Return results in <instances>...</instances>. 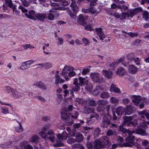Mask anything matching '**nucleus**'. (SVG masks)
I'll return each instance as SVG.
<instances>
[{"mask_svg":"<svg viewBox=\"0 0 149 149\" xmlns=\"http://www.w3.org/2000/svg\"><path fill=\"white\" fill-rule=\"evenodd\" d=\"M37 99H39L42 102H44L46 101V100L43 97L40 96H37L36 97Z\"/></svg>","mask_w":149,"mask_h":149,"instance_id":"680f3d73","label":"nucleus"},{"mask_svg":"<svg viewBox=\"0 0 149 149\" xmlns=\"http://www.w3.org/2000/svg\"><path fill=\"white\" fill-rule=\"evenodd\" d=\"M36 19L43 21L46 17V15L45 14L42 13H37L35 14Z\"/></svg>","mask_w":149,"mask_h":149,"instance_id":"f3484780","label":"nucleus"},{"mask_svg":"<svg viewBox=\"0 0 149 149\" xmlns=\"http://www.w3.org/2000/svg\"><path fill=\"white\" fill-rule=\"evenodd\" d=\"M76 141L80 142L83 140V137L81 134L79 133H77L76 135Z\"/></svg>","mask_w":149,"mask_h":149,"instance_id":"79ce46f5","label":"nucleus"},{"mask_svg":"<svg viewBox=\"0 0 149 149\" xmlns=\"http://www.w3.org/2000/svg\"><path fill=\"white\" fill-rule=\"evenodd\" d=\"M34 62L33 60H31L24 62L22 63L20 66V69L22 70H26L30 67L31 65Z\"/></svg>","mask_w":149,"mask_h":149,"instance_id":"0eeeda50","label":"nucleus"},{"mask_svg":"<svg viewBox=\"0 0 149 149\" xmlns=\"http://www.w3.org/2000/svg\"><path fill=\"white\" fill-rule=\"evenodd\" d=\"M53 66L52 64L50 63H44V68L47 70L52 68Z\"/></svg>","mask_w":149,"mask_h":149,"instance_id":"ea45409f","label":"nucleus"},{"mask_svg":"<svg viewBox=\"0 0 149 149\" xmlns=\"http://www.w3.org/2000/svg\"><path fill=\"white\" fill-rule=\"evenodd\" d=\"M81 24L83 25L84 26H85V29L86 30L90 31H91L93 29L91 25H87L85 26L86 24L85 22L83 23L82 24Z\"/></svg>","mask_w":149,"mask_h":149,"instance_id":"09e8293b","label":"nucleus"},{"mask_svg":"<svg viewBox=\"0 0 149 149\" xmlns=\"http://www.w3.org/2000/svg\"><path fill=\"white\" fill-rule=\"evenodd\" d=\"M111 118V117L109 114L107 113L104 115L102 125L103 127L105 128L108 127V125L110 124V120Z\"/></svg>","mask_w":149,"mask_h":149,"instance_id":"39448f33","label":"nucleus"},{"mask_svg":"<svg viewBox=\"0 0 149 149\" xmlns=\"http://www.w3.org/2000/svg\"><path fill=\"white\" fill-rule=\"evenodd\" d=\"M132 107L131 106H127L126 109L125 111V114L130 115L132 113Z\"/></svg>","mask_w":149,"mask_h":149,"instance_id":"473e14b6","label":"nucleus"},{"mask_svg":"<svg viewBox=\"0 0 149 149\" xmlns=\"http://www.w3.org/2000/svg\"><path fill=\"white\" fill-rule=\"evenodd\" d=\"M2 113L4 114H6L9 113L8 108L6 107H4L1 108Z\"/></svg>","mask_w":149,"mask_h":149,"instance_id":"49530a36","label":"nucleus"},{"mask_svg":"<svg viewBox=\"0 0 149 149\" xmlns=\"http://www.w3.org/2000/svg\"><path fill=\"white\" fill-rule=\"evenodd\" d=\"M123 141V139L122 137L119 136L118 137V138L117 139L118 142L119 144V145L121 147H122L120 146L122 144L121 143Z\"/></svg>","mask_w":149,"mask_h":149,"instance_id":"052dcab7","label":"nucleus"},{"mask_svg":"<svg viewBox=\"0 0 149 149\" xmlns=\"http://www.w3.org/2000/svg\"><path fill=\"white\" fill-rule=\"evenodd\" d=\"M78 82H79V85L82 86L83 85H86L88 83V79L87 77L83 78L81 77H79L78 78Z\"/></svg>","mask_w":149,"mask_h":149,"instance_id":"9d476101","label":"nucleus"},{"mask_svg":"<svg viewBox=\"0 0 149 149\" xmlns=\"http://www.w3.org/2000/svg\"><path fill=\"white\" fill-rule=\"evenodd\" d=\"M134 131H128L127 133L129 136H127L125 139L126 142L121 144V146L132 147L134 146L135 141H137V139H135L134 136L132 135V134L134 133Z\"/></svg>","mask_w":149,"mask_h":149,"instance_id":"7ed1b4c3","label":"nucleus"},{"mask_svg":"<svg viewBox=\"0 0 149 149\" xmlns=\"http://www.w3.org/2000/svg\"><path fill=\"white\" fill-rule=\"evenodd\" d=\"M101 142L104 147L107 145H111L109 143V139L106 136H104L102 137L101 139Z\"/></svg>","mask_w":149,"mask_h":149,"instance_id":"a211bd4d","label":"nucleus"},{"mask_svg":"<svg viewBox=\"0 0 149 149\" xmlns=\"http://www.w3.org/2000/svg\"><path fill=\"white\" fill-rule=\"evenodd\" d=\"M20 1L24 6L28 7L30 3L27 0H20Z\"/></svg>","mask_w":149,"mask_h":149,"instance_id":"a18cd8bd","label":"nucleus"},{"mask_svg":"<svg viewBox=\"0 0 149 149\" xmlns=\"http://www.w3.org/2000/svg\"><path fill=\"white\" fill-rule=\"evenodd\" d=\"M132 59L136 65H139L141 64V61L138 57L133 58Z\"/></svg>","mask_w":149,"mask_h":149,"instance_id":"f704fd0d","label":"nucleus"},{"mask_svg":"<svg viewBox=\"0 0 149 149\" xmlns=\"http://www.w3.org/2000/svg\"><path fill=\"white\" fill-rule=\"evenodd\" d=\"M138 68L133 65H130L128 67L129 72L131 74H135L137 72Z\"/></svg>","mask_w":149,"mask_h":149,"instance_id":"9b49d317","label":"nucleus"},{"mask_svg":"<svg viewBox=\"0 0 149 149\" xmlns=\"http://www.w3.org/2000/svg\"><path fill=\"white\" fill-rule=\"evenodd\" d=\"M123 124L120 126L119 127V130L122 132L123 133H125L126 132L127 133L128 131H131L130 130H127L126 129L123 127Z\"/></svg>","mask_w":149,"mask_h":149,"instance_id":"a19ab883","label":"nucleus"},{"mask_svg":"<svg viewBox=\"0 0 149 149\" xmlns=\"http://www.w3.org/2000/svg\"><path fill=\"white\" fill-rule=\"evenodd\" d=\"M142 11L141 8L139 7L137 8L134 10H130L127 13L129 15V17H132L136 14L141 12Z\"/></svg>","mask_w":149,"mask_h":149,"instance_id":"1a4fd4ad","label":"nucleus"},{"mask_svg":"<svg viewBox=\"0 0 149 149\" xmlns=\"http://www.w3.org/2000/svg\"><path fill=\"white\" fill-rule=\"evenodd\" d=\"M136 130V133L138 134H140L143 136L146 135L145 131L141 128H138Z\"/></svg>","mask_w":149,"mask_h":149,"instance_id":"c756f323","label":"nucleus"},{"mask_svg":"<svg viewBox=\"0 0 149 149\" xmlns=\"http://www.w3.org/2000/svg\"><path fill=\"white\" fill-rule=\"evenodd\" d=\"M11 96L15 98H20L22 97V94L15 90L13 91L12 94H11Z\"/></svg>","mask_w":149,"mask_h":149,"instance_id":"dca6fc26","label":"nucleus"},{"mask_svg":"<svg viewBox=\"0 0 149 149\" xmlns=\"http://www.w3.org/2000/svg\"><path fill=\"white\" fill-rule=\"evenodd\" d=\"M22 93L23 95H27V93H29L28 92V90L26 88H23L22 90Z\"/></svg>","mask_w":149,"mask_h":149,"instance_id":"338daca9","label":"nucleus"},{"mask_svg":"<svg viewBox=\"0 0 149 149\" xmlns=\"http://www.w3.org/2000/svg\"><path fill=\"white\" fill-rule=\"evenodd\" d=\"M125 70L124 68L120 67L118 69L116 73L120 76H122L124 75L125 73Z\"/></svg>","mask_w":149,"mask_h":149,"instance_id":"a878e982","label":"nucleus"},{"mask_svg":"<svg viewBox=\"0 0 149 149\" xmlns=\"http://www.w3.org/2000/svg\"><path fill=\"white\" fill-rule=\"evenodd\" d=\"M88 104L91 106H94L96 105V102L94 100H90Z\"/></svg>","mask_w":149,"mask_h":149,"instance_id":"69168bd1","label":"nucleus"},{"mask_svg":"<svg viewBox=\"0 0 149 149\" xmlns=\"http://www.w3.org/2000/svg\"><path fill=\"white\" fill-rule=\"evenodd\" d=\"M80 88L79 86L75 85V87L73 88L72 89V91H71V93L72 95L73 94V91H78L80 90Z\"/></svg>","mask_w":149,"mask_h":149,"instance_id":"3c124183","label":"nucleus"},{"mask_svg":"<svg viewBox=\"0 0 149 149\" xmlns=\"http://www.w3.org/2000/svg\"><path fill=\"white\" fill-rule=\"evenodd\" d=\"M76 141V140L75 139L71 138H69L67 140L68 143L69 144L73 143Z\"/></svg>","mask_w":149,"mask_h":149,"instance_id":"5fc2aeb1","label":"nucleus"},{"mask_svg":"<svg viewBox=\"0 0 149 149\" xmlns=\"http://www.w3.org/2000/svg\"><path fill=\"white\" fill-rule=\"evenodd\" d=\"M86 146L88 149H91L93 148V144L91 142H89L87 143Z\"/></svg>","mask_w":149,"mask_h":149,"instance_id":"774afa93","label":"nucleus"},{"mask_svg":"<svg viewBox=\"0 0 149 149\" xmlns=\"http://www.w3.org/2000/svg\"><path fill=\"white\" fill-rule=\"evenodd\" d=\"M18 123L19 125L15 127V130L17 132H20L23 131L22 126L21 125V123L20 121H18L17 119H15Z\"/></svg>","mask_w":149,"mask_h":149,"instance_id":"b1692460","label":"nucleus"},{"mask_svg":"<svg viewBox=\"0 0 149 149\" xmlns=\"http://www.w3.org/2000/svg\"><path fill=\"white\" fill-rule=\"evenodd\" d=\"M51 6L52 7V8L56 10H66L67 9L65 8L60 7L58 4L57 3H51Z\"/></svg>","mask_w":149,"mask_h":149,"instance_id":"ddd939ff","label":"nucleus"},{"mask_svg":"<svg viewBox=\"0 0 149 149\" xmlns=\"http://www.w3.org/2000/svg\"><path fill=\"white\" fill-rule=\"evenodd\" d=\"M110 90L111 91H113L116 93H120V91L119 88L113 84H111Z\"/></svg>","mask_w":149,"mask_h":149,"instance_id":"393cba45","label":"nucleus"},{"mask_svg":"<svg viewBox=\"0 0 149 149\" xmlns=\"http://www.w3.org/2000/svg\"><path fill=\"white\" fill-rule=\"evenodd\" d=\"M89 12L93 14H97L100 12V11H97L95 8L91 7L90 8Z\"/></svg>","mask_w":149,"mask_h":149,"instance_id":"4c0bfd02","label":"nucleus"},{"mask_svg":"<svg viewBox=\"0 0 149 149\" xmlns=\"http://www.w3.org/2000/svg\"><path fill=\"white\" fill-rule=\"evenodd\" d=\"M19 9H20L21 10V11L22 12L26 13L27 12L28 10L26 9H25L24 8L23 6H19L18 8Z\"/></svg>","mask_w":149,"mask_h":149,"instance_id":"0e129e2a","label":"nucleus"},{"mask_svg":"<svg viewBox=\"0 0 149 149\" xmlns=\"http://www.w3.org/2000/svg\"><path fill=\"white\" fill-rule=\"evenodd\" d=\"M90 71V70L87 68H84L81 72V73L83 75H85Z\"/></svg>","mask_w":149,"mask_h":149,"instance_id":"8fccbe9b","label":"nucleus"},{"mask_svg":"<svg viewBox=\"0 0 149 149\" xmlns=\"http://www.w3.org/2000/svg\"><path fill=\"white\" fill-rule=\"evenodd\" d=\"M6 4L10 8H12L13 7V3L11 0H5Z\"/></svg>","mask_w":149,"mask_h":149,"instance_id":"6e6d98bb","label":"nucleus"},{"mask_svg":"<svg viewBox=\"0 0 149 149\" xmlns=\"http://www.w3.org/2000/svg\"><path fill=\"white\" fill-rule=\"evenodd\" d=\"M124 121L123 122V124H125L129 123L127 124V125L129 126H134L135 124L132 122H130L132 120L133 117L132 116H125L123 117Z\"/></svg>","mask_w":149,"mask_h":149,"instance_id":"6e6552de","label":"nucleus"},{"mask_svg":"<svg viewBox=\"0 0 149 149\" xmlns=\"http://www.w3.org/2000/svg\"><path fill=\"white\" fill-rule=\"evenodd\" d=\"M88 17V16L87 15L84 16L81 14H80L79 15L78 19L79 20L83 22L86 20Z\"/></svg>","mask_w":149,"mask_h":149,"instance_id":"37998d69","label":"nucleus"},{"mask_svg":"<svg viewBox=\"0 0 149 149\" xmlns=\"http://www.w3.org/2000/svg\"><path fill=\"white\" fill-rule=\"evenodd\" d=\"M57 72L58 73V71H57ZM55 83L56 84H58L60 83H63L64 81V79L60 78L58 74L55 75Z\"/></svg>","mask_w":149,"mask_h":149,"instance_id":"4be33fe9","label":"nucleus"},{"mask_svg":"<svg viewBox=\"0 0 149 149\" xmlns=\"http://www.w3.org/2000/svg\"><path fill=\"white\" fill-rule=\"evenodd\" d=\"M102 72L103 74L106 78L110 79L112 77L113 73L111 71L104 70Z\"/></svg>","mask_w":149,"mask_h":149,"instance_id":"2eb2a0df","label":"nucleus"},{"mask_svg":"<svg viewBox=\"0 0 149 149\" xmlns=\"http://www.w3.org/2000/svg\"><path fill=\"white\" fill-rule=\"evenodd\" d=\"M21 47H23L24 49H26L30 48H34L35 47L32 46L30 44H26L23 45L21 46Z\"/></svg>","mask_w":149,"mask_h":149,"instance_id":"58836bf2","label":"nucleus"},{"mask_svg":"<svg viewBox=\"0 0 149 149\" xmlns=\"http://www.w3.org/2000/svg\"><path fill=\"white\" fill-rule=\"evenodd\" d=\"M110 102L112 104H117L119 102V100L114 97H112L110 99Z\"/></svg>","mask_w":149,"mask_h":149,"instance_id":"72a5a7b5","label":"nucleus"},{"mask_svg":"<svg viewBox=\"0 0 149 149\" xmlns=\"http://www.w3.org/2000/svg\"><path fill=\"white\" fill-rule=\"evenodd\" d=\"M35 13V12L34 10H32L29 11L28 13H26L25 15L28 18L34 20H36Z\"/></svg>","mask_w":149,"mask_h":149,"instance_id":"f8f14e48","label":"nucleus"},{"mask_svg":"<svg viewBox=\"0 0 149 149\" xmlns=\"http://www.w3.org/2000/svg\"><path fill=\"white\" fill-rule=\"evenodd\" d=\"M27 143V142L23 141L21 143V146L22 147H24L25 149H33L32 147L30 144H27L26 145Z\"/></svg>","mask_w":149,"mask_h":149,"instance_id":"bb28decb","label":"nucleus"},{"mask_svg":"<svg viewBox=\"0 0 149 149\" xmlns=\"http://www.w3.org/2000/svg\"><path fill=\"white\" fill-rule=\"evenodd\" d=\"M134 99L132 100L135 104L136 105H137L141 101V98L140 96L134 95L133 96Z\"/></svg>","mask_w":149,"mask_h":149,"instance_id":"5701e85b","label":"nucleus"},{"mask_svg":"<svg viewBox=\"0 0 149 149\" xmlns=\"http://www.w3.org/2000/svg\"><path fill=\"white\" fill-rule=\"evenodd\" d=\"M38 137L36 135H34L31 137L30 141L33 142L37 143L38 142Z\"/></svg>","mask_w":149,"mask_h":149,"instance_id":"c9c22d12","label":"nucleus"},{"mask_svg":"<svg viewBox=\"0 0 149 149\" xmlns=\"http://www.w3.org/2000/svg\"><path fill=\"white\" fill-rule=\"evenodd\" d=\"M129 15L127 13H123L120 15V19L121 20H123L126 19L127 17H129Z\"/></svg>","mask_w":149,"mask_h":149,"instance_id":"7c9ffc66","label":"nucleus"},{"mask_svg":"<svg viewBox=\"0 0 149 149\" xmlns=\"http://www.w3.org/2000/svg\"><path fill=\"white\" fill-rule=\"evenodd\" d=\"M33 85L37 86L42 90H46L47 89L46 86L45 84L40 81L35 82L33 84Z\"/></svg>","mask_w":149,"mask_h":149,"instance_id":"6ab92c4d","label":"nucleus"},{"mask_svg":"<svg viewBox=\"0 0 149 149\" xmlns=\"http://www.w3.org/2000/svg\"><path fill=\"white\" fill-rule=\"evenodd\" d=\"M125 110V108L123 107L120 106L116 108V112L118 115H121L123 113Z\"/></svg>","mask_w":149,"mask_h":149,"instance_id":"cd10ccee","label":"nucleus"},{"mask_svg":"<svg viewBox=\"0 0 149 149\" xmlns=\"http://www.w3.org/2000/svg\"><path fill=\"white\" fill-rule=\"evenodd\" d=\"M74 68L72 66L70 65H65L62 70L61 75L64 76V78L66 80H68L69 79L68 76H66V74H68V76L70 77H72L74 76L76 73L74 71Z\"/></svg>","mask_w":149,"mask_h":149,"instance_id":"20e7f679","label":"nucleus"},{"mask_svg":"<svg viewBox=\"0 0 149 149\" xmlns=\"http://www.w3.org/2000/svg\"><path fill=\"white\" fill-rule=\"evenodd\" d=\"M68 13L70 15L71 18L74 19L76 17V14L72 13L70 10L67 11Z\"/></svg>","mask_w":149,"mask_h":149,"instance_id":"13d9d810","label":"nucleus"},{"mask_svg":"<svg viewBox=\"0 0 149 149\" xmlns=\"http://www.w3.org/2000/svg\"><path fill=\"white\" fill-rule=\"evenodd\" d=\"M47 18L49 20H52L54 19V16L53 14L50 13L48 15Z\"/></svg>","mask_w":149,"mask_h":149,"instance_id":"bf43d9fd","label":"nucleus"},{"mask_svg":"<svg viewBox=\"0 0 149 149\" xmlns=\"http://www.w3.org/2000/svg\"><path fill=\"white\" fill-rule=\"evenodd\" d=\"M72 109V106L70 105L68 108H64L61 111V117L64 120H65V124L67 125H71L74 123V121L70 118L69 116L70 115L69 112L71 111Z\"/></svg>","mask_w":149,"mask_h":149,"instance_id":"f257e3e1","label":"nucleus"},{"mask_svg":"<svg viewBox=\"0 0 149 149\" xmlns=\"http://www.w3.org/2000/svg\"><path fill=\"white\" fill-rule=\"evenodd\" d=\"M50 125H45L42 128L41 131L39 133V135L44 139H48L52 142H53L55 138V134L54 131L49 130L47 134L45 132L50 128Z\"/></svg>","mask_w":149,"mask_h":149,"instance_id":"f03ea898","label":"nucleus"},{"mask_svg":"<svg viewBox=\"0 0 149 149\" xmlns=\"http://www.w3.org/2000/svg\"><path fill=\"white\" fill-rule=\"evenodd\" d=\"M101 130L99 128H96L94 131V135L95 138L97 137L99 135Z\"/></svg>","mask_w":149,"mask_h":149,"instance_id":"c03bdc74","label":"nucleus"},{"mask_svg":"<svg viewBox=\"0 0 149 149\" xmlns=\"http://www.w3.org/2000/svg\"><path fill=\"white\" fill-rule=\"evenodd\" d=\"M90 77L94 82L99 83L102 82V79L100 77L99 74L98 73H91L90 74Z\"/></svg>","mask_w":149,"mask_h":149,"instance_id":"423d86ee","label":"nucleus"},{"mask_svg":"<svg viewBox=\"0 0 149 149\" xmlns=\"http://www.w3.org/2000/svg\"><path fill=\"white\" fill-rule=\"evenodd\" d=\"M108 102L105 100H99L97 102L98 105H105L108 104Z\"/></svg>","mask_w":149,"mask_h":149,"instance_id":"2f4dec72","label":"nucleus"},{"mask_svg":"<svg viewBox=\"0 0 149 149\" xmlns=\"http://www.w3.org/2000/svg\"><path fill=\"white\" fill-rule=\"evenodd\" d=\"M6 88V90L8 93L11 92L12 94L13 91H14L15 89L12 88L9 86H7Z\"/></svg>","mask_w":149,"mask_h":149,"instance_id":"e2e57ef3","label":"nucleus"},{"mask_svg":"<svg viewBox=\"0 0 149 149\" xmlns=\"http://www.w3.org/2000/svg\"><path fill=\"white\" fill-rule=\"evenodd\" d=\"M148 15L149 13L147 11H145L143 13V17L144 18L146 21L148 19Z\"/></svg>","mask_w":149,"mask_h":149,"instance_id":"864d4df0","label":"nucleus"},{"mask_svg":"<svg viewBox=\"0 0 149 149\" xmlns=\"http://www.w3.org/2000/svg\"><path fill=\"white\" fill-rule=\"evenodd\" d=\"M100 97L102 98H106L109 97L110 95L108 92H105L102 93Z\"/></svg>","mask_w":149,"mask_h":149,"instance_id":"e433bc0d","label":"nucleus"},{"mask_svg":"<svg viewBox=\"0 0 149 149\" xmlns=\"http://www.w3.org/2000/svg\"><path fill=\"white\" fill-rule=\"evenodd\" d=\"M57 137L58 139L60 140H65L67 138V134L65 131H64L62 134H58L57 135Z\"/></svg>","mask_w":149,"mask_h":149,"instance_id":"aec40b11","label":"nucleus"},{"mask_svg":"<svg viewBox=\"0 0 149 149\" xmlns=\"http://www.w3.org/2000/svg\"><path fill=\"white\" fill-rule=\"evenodd\" d=\"M70 6L72 8V10L74 13H76L79 11V8L77 6L75 2L72 3Z\"/></svg>","mask_w":149,"mask_h":149,"instance_id":"c85d7f7f","label":"nucleus"},{"mask_svg":"<svg viewBox=\"0 0 149 149\" xmlns=\"http://www.w3.org/2000/svg\"><path fill=\"white\" fill-rule=\"evenodd\" d=\"M82 41L85 46L88 45L90 42L89 41L85 38H83L82 39Z\"/></svg>","mask_w":149,"mask_h":149,"instance_id":"603ef678","label":"nucleus"},{"mask_svg":"<svg viewBox=\"0 0 149 149\" xmlns=\"http://www.w3.org/2000/svg\"><path fill=\"white\" fill-rule=\"evenodd\" d=\"M96 31L97 35L99 36L100 39L103 40L105 38V36L102 31V29L101 28L97 29H96Z\"/></svg>","mask_w":149,"mask_h":149,"instance_id":"412c9836","label":"nucleus"},{"mask_svg":"<svg viewBox=\"0 0 149 149\" xmlns=\"http://www.w3.org/2000/svg\"><path fill=\"white\" fill-rule=\"evenodd\" d=\"M57 40L58 41V45H62L63 43V39L62 38H61L60 37H58L57 38Z\"/></svg>","mask_w":149,"mask_h":149,"instance_id":"4d7b16f0","label":"nucleus"},{"mask_svg":"<svg viewBox=\"0 0 149 149\" xmlns=\"http://www.w3.org/2000/svg\"><path fill=\"white\" fill-rule=\"evenodd\" d=\"M94 146L95 149H100L101 148L104 147L102 142L98 139L95 140Z\"/></svg>","mask_w":149,"mask_h":149,"instance_id":"4468645a","label":"nucleus"},{"mask_svg":"<svg viewBox=\"0 0 149 149\" xmlns=\"http://www.w3.org/2000/svg\"><path fill=\"white\" fill-rule=\"evenodd\" d=\"M124 60V58H120L118 61V62L112 63L111 65V67L112 66H116L118 65V64L122 62Z\"/></svg>","mask_w":149,"mask_h":149,"instance_id":"de8ad7c7","label":"nucleus"}]
</instances>
